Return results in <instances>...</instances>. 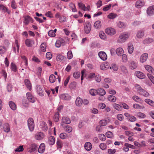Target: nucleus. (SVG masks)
Instances as JSON below:
<instances>
[{"instance_id": "1", "label": "nucleus", "mask_w": 154, "mask_h": 154, "mask_svg": "<svg viewBox=\"0 0 154 154\" xmlns=\"http://www.w3.org/2000/svg\"><path fill=\"white\" fill-rule=\"evenodd\" d=\"M134 86L135 88L137 90L140 95L146 97H149V94L146 91L143 89L139 85H136Z\"/></svg>"}, {"instance_id": "2", "label": "nucleus", "mask_w": 154, "mask_h": 154, "mask_svg": "<svg viewBox=\"0 0 154 154\" xmlns=\"http://www.w3.org/2000/svg\"><path fill=\"white\" fill-rule=\"evenodd\" d=\"M129 34L126 32H123L119 35L117 40L119 43H123L125 42L129 36Z\"/></svg>"}, {"instance_id": "3", "label": "nucleus", "mask_w": 154, "mask_h": 154, "mask_svg": "<svg viewBox=\"0 0 154 154\" xmlns=\"http://www.w3.org/2000/svg\"><path fill=\"white\" fill-rule=\"evenodd\" d=\"M28 126L29 130L30 131H32L34 129V123L33 119L32 118H29L27 120Z\"/></svg>"}, {"instance_id": "4", "label": "nucleus", "mask_w": 154, "mask_h": 154, "mask_svg": "<svg viewBox=\"0 0 154 154\" xmlns=\"http://www.w3.org/2000/svg\"><path fill=\"white\" fill-rule=\"evenodd\" d=\"M105 32L107 34L110 35H113L116 33V31L112 28H108L105 30Z\"/></svg>"}, {"instance_id": "5", "label": "nucleus", "mask_w": 154, "mask_h": 154, "mask_svg": "<svg viewBox=\"0 0 154 154\" xmlns=\"http://www.w3.org/2000/svg\"><path fill=\"white\" fill-rule=\"evenodd\" d=\"M66 59V57L62 54H57L56 55V59L57 62H63Z\"/></svg>"}, {"instance_id": "6", "label": "nucleus", "mask_w": 154, "mask_h": 154, "mask_svg": "<svg viewBox=\"0 0 154 154\" xmlns=\"http://www.w3.org/2000/svg\"><path fill=\"white\" fill-rule=\"evenodd\" d=\"M36 90L37 93L41 96H43L44 92L42 89V88L39 85H37L36 86Z\"/></svg>"}, {"instance_id": "7", "label": "nucleus", "mask_w": 154, "mask_h": 154, "mask_svg": "<svg viewBox=\"0 0 154 154\" xmlns=\"http://www.w3.org/2000/svg\"><path fill=\"white\" fill-rule=\"evenodd\" d=\"M100 58L103 60L105 61L107 59V56L106 54L104 51H101L98 53Z\"/></svg>"}, {"instance_id": "8", "label": "nucleus", "mask_w": 154, "mask_h": 154, "mask_svg": "<svg viewBox=\"0 0 154 154\" xmlns=\"http://www.w3.org/2000/svg\"><path fill=\"white\" fill-rule=\"evenodd\" d=\"M125 116L127 118L128 120L131 122H134L136 120V118L134 116L131 115L128 113L125 112L124 114Z\"/></svg>"}, {"instance_id": "9", "label": "nucleus", "mask_w": 154, "mask_h": 154, "mask_svg": "<svg viewBox=\"0 0 154 154\" xmlns=\"http://www.w3.org/2000/svg\"><path fill=\"white\" fill-rule=\"evenodd\" d=\"M26 95L29 101L34 103L35 101V98L30 92L27 93Z\"/></svg>"}, {"instance_id": "10", "label": "nucleus", "mask_w": 154, "mask_h": 154, "mask_svg": "<svg viewBox=\"0 0 154 154\" xmlns=\"http://www.w3.org/2000/svg\"><path fill=\"white\" fill-rule=\"evenodd\" d=\"M91 29V25L88 23H86L84 26V30L86 33H89Z\"/></svg>"}, {"instance_id": "11", "label": "nucleus", "mask_w": 154, "mask_h": 154, "mask_svg": "<svg viewBox=\"0 0 154 154\" xmlns=\"http://www.w3.org/2000/svg\"><path fill=\"white\" fill-rule=\"evenodd\" d=\"M146 12L149 16H152L154 14V5L149 7L147 9Z\"/></svg>"}, {"instance_id": "12", "label": "nucleus", "mask_w": 154, "mask_h": 154, "mask_svg": "<svg viewBox=\"0 0 154 154\" xmlns=\"http://www.w3.org/2000/svg\"><path fill=\"white\" fill-rule=\"evenodd\" d=\"M148 57V54L147 53L143 54L140 58V62L143 63L146 60Z\"/></svg>"}, {"instance_id": "13", "label": "nucleus", "mask_w": 154, "mask_h": 154, "mask_svg": "<svg viewBox=\"0 0 154 154\" xmlns=\"http://www.w3.org/2000/svg\"><path fill=\"white\" fill-rule=\"evenodd\" d=\"M132 99L135 102L140 104L143 103L144 102L143 100L141 98L137 95L133 96Z\"/></svg>"}, {"instance_id": "14", "label": "nucleus", "mask_w": 154, "mask_h": 154, "mask_svg": "<svg viewBox=\"0 0 154 154\" xmlns=\"http://www.w3.org/2000/svg\"><path fill=\"white\" fill-rule=\"evenodd\" d=\"M25 44L28 47H32L34 44L33 40L29 39H27L25 41Z\"/></svg>"}, {"instance_id": "15", "label": "nucleus", "mask_w": 154, "mask_h": 154, "mask_svg": "<svg viewBox=\"0 0 154 154\" xmlns=\"http://www.w3.org/2000/svg\"><path fill=\"white\" fill-rule=\"evenodd\" d=\"M44 137V134L41 132L37 133L35 135V139L38 140H40L43 139Z\"/></svg>"}, {"instance_id": "16", "label": "nucleus", "mask_w": 154, "mask_h": 154, "mask_svg": "<svg viewBox=\"0 0 154 154\" xmlns=\"http://www.w3.org/2000/svg\"><path fill=\"white\" fill-rule=\"evenodd\" d=\"M70 120L68 118L63 117L62 118L61 125V126H63L64 124H69L70 123Z\"/></svg>"}, {"instance_id": "17", "label": "nucleus", "mask_w": 154, "mask_h": 154, "mask_svg": "<svg viewBox=\"0 0 154 154\" xmlns=\"http://www.w3.org/2000/svg\"><path fill=\"white\" fill-rule=\"evenodd\" d=\"M83 103V100L79 97H78L75 101V105L78 107H80L82 106Z\"/></svg>"}, {"instance_id": "18", "label": "nucleus", "mask_w": 154, "mask_h": 154, "mask_svg": "<svg viewBox=\"0 0 154 154\" xmlns=\"http://www.w3.org/2000/svg\"><path fill=\"white\" fill-rule=\"evenodd\" d=\"M33 23V20L32 18L30 16H26L25 17V20L24 21V23L26 25H27L29 22Z\"/></svg>"}, {"instance_id": "19", "label": "nucleus", "mask_w": 154, "mask_h": 154, "mask_svg": "<svg viewBox=\"0 0 154 154\" xmlns=\"http://www.w3.org/2000/svg\"><path fill=\"white\" fill-rule=\"evenodd\" d=\"M145 2L141 0H138L136 3L135 6L137 8H139L144 6Z\"/></svg>"}, {"instance_id": "20", "label": "nucleus", "mask_w": 154, "mask_h": 154, "mask_svg": "<svg viewBox=\"0 0 154 154\" xmlns=\"http://www.w3.org/2000/svg\"><path fill=\"white\" fill-rule=\"evenodd\" d=\"M45 149V145L44 143L41 144L38 149V152L40 153H43Z\"/></svg>"}, {"instance_id": "21", "label": "nucleus", "mask_w": 154, "mask_h": 154, "mask_svg": "<svg viewBox=\"0 0 154 154\" xmlns=\"http://www.w3.org/2000/svg\"><path fill=\"white\" fill-rule=\"evenodd\" d=\"M10 108L13 110L15 111L17 109V106L15 103L12 101H10L8 103Z\"/></svg>"}, {"instance_id": "22", "label": "nucleus", "mask_w": 154, "mask_h": 154, "mask_svg": "<svg viewBox=\"0 0 154 154\" xmlns=\"http://www.w3.org/2000/svg\"><path fill=\"white\" fill-rule=\"evenodd\" d=\"M145 68L149 72L153 73H154V69L150 66L146 65L144 66Z\"/></svg>"}, {"instance_id": "23", "label": "nucleus", "mask_w": 154, "mask_h": 154, "mask_svg": "<svg viewBox=\"0 0 154 154\" xmlns=\"http://www.w3.org/2000/svg\"><path fill=\"white\" fill-rule=\"evenodd\" d=\"M25 84L29 91L32 89V86L30 81L28 79H25L24 80Z\"/></svg>"}, {"instance_id": "24", "label": "nucleus", "mask_w": 154, "mask_h": 154, "mask_svg": "<svg viewBox=\"0 0 154 154\" xmlns=\"http://www.w3.org/2000/svg\"><path fill=\"white\" fill-rule=\"evenodd\" d=\"M137 66V63L134 61H131L129 64V67L132 69L136 68Z\"/></svg>"}, {"instance_id": "25", "label": "nucleus", "mask_w": 154, "mask_h": 154, "mask_svg": "<svg viewBox=\"0 0 154 154\" xmlns=\"http://www.w3.org/2000/svg\"><path fill=\"white\" fill-rule=\"evenodd\" d=\"M144 35V31L142 30H140L137 32L136 36L138 38H142Z\"/></svg>"}, {"instance_id": "26", "label": "nucleus", "mask_w": 154, "mask_h": 154, "mask_svg": "<svg viewBox=\"0 0 154 154\" xmlns=\"http://www.w3.org/2000/svg\"><path fill=\"white\" fill-rule=\"evenodd\" d=\"M99 36L101 39L105 41L107 40V38L106 36L103 32L100 31L99 33Z\"/></svg>"}, {"instance_id": "27", "label": "nucleus", "mask_w": 154, "mask_h": 154, "mask_svg": "<svg viewBox=\"0 0 154 154\" xmlns=\"http://www.w3.org/2000/svg\"><path fill=\"white\" fill-rule=\"evenodd\" d=\"M153 41V39L151 38H146L143 41V43L144 45H147L152 42Z\"/></svg>"}, {"instance_id": "28", "label": "nucleus", "mask_w": 154, "mask_h": 154, "mask_svg": "<svg viewBox=\"0 0 154 154\" xmlns=\"http://www.w3.org/2000/svg\"><path fill=\"white\" fill-rule=\"evenodd\" d=\"M92 148L91 144L89 142H86L85 144V148L88 151H90Z\"/></svg>"}, {"instance_id": "29", "label": "nucleus", "mask_w": 154, "mask_h": 154, "mask_svg": "<svg viewBox=\"0 0 154 154\" xmlns=\"http://www.w3.org/2000/svg\"><path fill=\"white\" fill-rule=\"evenodd\" d=\"M117 26L118 28L121 29H123L126 26V24L124 22L119 21L116 23Z\"/></svg>"}, {"instance_id": "30", "label": "nucleus", "mask_w": 154, "mask_h": 154, "mask_svg": "<svg viewBox=\"0 0 154 154\" xmlns=\"http://www.w3.org/2000/svg\"><path fill=\"white\" fill-rule=\"evenodd\" d=\"M100 69L102 70H106L109 67V65L108 63L101 64L100 66Z\"/></svg>"}, {"instance_id": "31", "label": "nucleus", "mask_w": 154, "mask_h": 154, "mask_svg": "<svg viewBox=\"0 0 154 154\" xmlns=\"http://www.w3.org/2000/svg\"><path fill=\"white\" fill-rule=\"evenodd\" d=\"M116 52L118 56H121L124 53V50L122 48H119L116 49Z\"/></svg>"}, {"instance_id": "32", "label": "nucleus", "mask_w": 154, "mask_h": 154, "mask_svg": "<svg viewBox=\"0 0 154 154\" xmlns=\"http://www.w3.org/2000/svg\"><path fill=\"white\" fill-rule=\"evenodd\" d=\"M55 138L53 136H51L49 137L48 142L50 145H53L55 143Z\"/></svg>"}, {"instance_id": "33", "label": "nucleus", "mask_w": 154, "mask_h": 154, "mask_svg": "<svg viewBox=\"0 0 154 154\" xmlns=\"http://www.w3.org/2000/svg\"><path fill=\"white\" fill-rule=\"evenodd\" d=\"M97 94L100 96H103L106 94V91L102 88H100L97 90Z\"/></svg>"}, {"instance_id": "34", "label": "nucleus", "mask_w": 154, "mask_h": 154, "mask_svg": "<svg viewBox=\"0 0 154 154\" xmlns=\"http://www.w3.org/2000/svg\"><path fill=\"white\" fill-rule=\"evenodd\" d=\"M133 107L134 109H145L144 106H141L137 103H135L133 105Z\"/></svg>"}, {"instance_id": "35", "label": "nucleus", "mask_w": 154, "mask_h": 154, "mask_svg": "<svg viewBox=\"0 0 154 154\" xmlns=\"http://www.w3.org/2000/svg\"><path fill=\"white\" fill-rule=\"evenodd\" d=\"M94 26L96 29H100L101 26V23L100 21L97 20L94 23Z\"/></svg>"}, {"instance_id": "36", "label": "nucleus", "mask_w": 154, "mask_h": 154, "mask_svg": "<svg viewBox=\"0 0 154 154\" xmlns=\"http://www.w3.org/2000/svg\"><path fill=\"white\" fill-rule=\"evenodd\" d=\"M117 17V14L114 13H111L107 16V17L110 19H113Z\"/></svg>"}, {"instance_id": "37", "label": "nucleus", "mask_w": 154, "mask_h": 154, "mask_svg": "<svg viewBox=\"0 0 154 154\" xmlns=\"http://www.w3.org/2000/svg\"><path fill=\"white\" fill-rule=\"evenodd\" d=\"M4 131L5 132L8 133L10 130L9 125L8 123L5 124L4 125L3 127Z\"/></svg>"}, {"instance_id": "38", "label": "nucleus", "mask_w": 154, "mask_h": 154, "mask_svg": "<svg viewBox=\"0 0 154 154\" xmlns=\"http://www.w3.org/2000/svg\"><path fill=\"white\" fill-rule=\"evenodd\" d=\"M136 75L138 78L140 79H143L145 77V75L143 72L139 71H138L137 72Z\"/></svg>"}, {"instance_id": "39", "label": "nucleus", "mask_w": 154, "mask_h": 154, "mask_svg": "<svg viewBox=\"0 0 154 154\" xmlns=\"http://www.w3.org/2000/svg\"><path fill=\"white\" fill-rule=\"evenodd\" d=\"M60 98L61 99L64 100H68L71 99V97L68 95L63 94L61 95Z\"/></svg>"}, {"instance_id": "40", "label": "nucleus", "mask_w": 154, "mask_h": 154, "mask_svg": "<svg viewBox=\"0 0 154 154\" xmlns=\"http://www.w3.org/2000/svg\"><path fill=\"white\" fill-rule=\"evenodd\" d=\"M144 101L150 106L154 107V102L152 100L149 99H145Z\"/></svg>"}, {"instance_id": "41", "label": "nucleus", "mask_w": 154, "mask_h": 154, "mask_svg": "<svg viewBox=\"0 0 154 154\" xmlns=\"http://www.w3.org/2000/svg\"><path fill=\"white\" fill-rule=\"evenodd\" d=\"M108 100L110 101L115 102L116 101V97L113 95H110L108 97Z\"/></svg>"}, {"instance_id": "42", "label": "nucleus", "mask_w": 154, "mask_h": 154, "mask_svg": "<svg viewBox=\"0 0 154 154\" xmlns=\"http://www.w3.org/2000/svg\"><path fill=\"white\" fill-rule=\"evenodd\" d=\"M128 53L130 54H131L134 51V47L132 44H130L128 47Z\"/></svg>"}, {"instance_id": "43", "label": "nucleus", "mask_w": 154, "mask_h": 154, "mask_svg": "<svg viewBox=\"0 0 154 154\" xmlns=\"http://www.w3.org/2000/svg\"><path fill=\"white\" fill-rule=\"evenodd\" d=\"M56 144L58 148H61L63 145L62 141L59 139H57V140Z\"/></svg>"}, {"instance_id": "44", "label": "nucleus", "mask_w": 154, "mask_h": 154, "mask_svg": "<svg viewBox=\"0 0 154 154\" xmlns=\"http://www.w3.org/2000/svg\"><path fill=\"white\" fill-rule=\"evenodd\" d=\"M112 106L114 108L117 110H121L122 109V106L119 104L114 103L113 104Z\"/></svg>"}, {"instance_id": "45", "label": "nucleus", "mask_w": 154, "mask_h": 154, "mask_svg": "<svg viewBox=\"0 0 154 154\" xmlns=\"http://www.w3.org/2000/svg\"><path fill=\"white\" fill-rule=\"evenodd\" d=\"M90 94L92 96H95L97 94V90L95 89H92L89 91Z\"/></svg>"}, {"instance_id": "46", "label": "nucleus", "mask_w": 154, "mask_h": 154, "mask_svg": "<svg viewBox=\"0 0 154 154\" xmlns=\"http://www.w3.org/2000/svg\"><path fill=\"white\" fill-rule=\"evenodd\" d=\"M56 80L55 76L53 74L51 75L49 77V80L50 82L53 83Z\"/></svg>"}, {"instance_id": "47", "label": "nucleus", "mask_w": 154, "mask_h": 154, "mask_svg": "<svg viewBox=\"0 0 154 154\" xmlns=\"http://www.w3.org/2000/svg\"><path fill=\"white\" fill-rule=\"evenodd\" d=\"M79 7L85 11H87V8L85 5L82 3H79L78 4Z\"/></svg>"}, {"instance_id": "48", "label": "nucleus", "mask_w": 154, "mask_h": 154, "mask_svg": "<svg viewBox=\"0 0 154 154\" xmlns=\"http://www.w3.org/2000/svg\"><path fill=\"white\" fill-rule=\"evenodd\" d=\"M68 137L67 134L65 133H62L60 134V137L62 139H66Z\"/></svg>"}, {"instance_id": "49", "label": "nucleus", "mask_w": 154, "mask_h": 154, "mask_svg": "<svg viewBox=\"0 0 154 154\" xmlns=\"http://www.w3.org/2000/svg\"><path fill=\"white\" fill-rule=\"evenodd\" d=\"M63 40H58L56 41L55 43V46L57 48L60 47L61 45L62 44H63Z\"/></svg>"}, {"instance_id": "50", "label": "nucleus", "mask_w": 154, "mask_h": 154, "mask_svg": "<svg viewBox=\"0 0 154 154\" xmlns=\"http://www.w3.org/2000/svg\"><path fill=\"white\" fill-rule=\"evenodd\" d=\"M41 126L43 130L45 131L47 130L48 127L47 125L45 123L43 122H42L41 123Z\"/></svg>"}, {"instance_id": "51", "label": "nucleus", "mask_w": 154, "mask_h": 154, "mask_svg": "<svg viewBox=\"0 0 154 154\" xmlns=\"http://www.w3.org/2000/svg\"><path fill=\"white\" fill-rule=\"evenodd\" d=\"M80 75V72H74L73 74V77L77 79L79 78Z\"/></svg>"}, {"instance_id": "52", "label": "nucleus", "mask_w": 154, "mask_h": 154, "mask_svg": "<svg viewBox=\"0 0 154 154\" xmlns=\"http://www.w3.org/2000/svg\"><path fill=\"white\" fill-rule=\"evenodd\" d=\"M67 57L69 60L71 59L72 58L73 55L71 51L70 50L68 51L67 54Z\"/></svg>"}, {"instance_id": "53", "label": "nucleus", "mask_w": 154, "mask_h": 154, "mask_svg": "<svg viewBox=\"0 0 154 154\" xmlns=\"http://www.w3.org/2000/svg\"><path fill=\"white\" fill-rule=\"evenodd\" d=\"M46 45L45 43H42L41 45V48L42 51L45 52L46 51Z\"/></svg>"}, {"instance_id": "54", "label": "nucleus", "mask_w": 154, "mask_h": 154, "mask_svg": "<svg viewBox=\"0 0 154 154\" xmlns=\"http://www.w3.org/2000/svg\"><path fill=\"white\" fill-rule=\"evenodd\" d=\"M110 69H112L114 71H117L118 69V66L115 64H112L110 67Z\"/></svg>"}, {"instance_id": "55", "label": "nucleus", "mask_w": 154, "mask_h": 154, "mask_svg": "<svg viewBox=\"0 0 154 154\" xmlns=\"http://www.w3.org/2000/svg\"><path fill=\"white\" fill-rule=\"evenodd\" d=\"M42 68L41 67H38L36 70V74L38 75V77L40 76L42 73Z\"/></svg>"}, {"instance_id": "56", "label": "nucleus", "mask_w": 154, "mask_h": 154, "mask_svg": "<svg viewBox=\"0 0 154 154\" xmlns=\"http://www.w3.org/2000/svg\"><path fill=\"white\" fill-rule=\"evenodd\" d=\"M48 35L51 37H55L56 36V34L54 33V31L52 30H50L48 32Z\"/></svg>"}, {"instance_id": "57", "label": "nucleus", "mask_w": 154, "mask_h": 154, "mask_svg": "<svg viewBox=\"0 0 154 154\" xmlns=\"http://www.w3.org/2000/svg\"><path fill=\"white\" fill-rule=\"evenodd\" d=\"M106 136L108 138H112L113 137V133L111 131H108L106 133Z\"/></svg>"}, {"instance_id": "58", "label": "nucleus", "mask_w": 154, "mask_h": 154, "mask_svg": "<svg viewBox=\"0 0 154 154\" xmlns=\"http://www.w3.org/2000/svg\"><path fill=\"white\" fill-rule=\"evenodd\" d=\"M137 116L140 118H144L146 117V115L143 113L138 112L137 114Z\"/></svg>"}, {"instance_id": "59", "label": "nucleus", "mask_w": 154, "mask_h": 154, "mask_svg": "<svg viewBox=\"0 0 154 154\" xmlns=\"http://www.w3.org/2000/svg\"><path fill=\"white\" fill-rule=\"evenodd\" d=\"M112 5L109 4V5H106L103 7V10L104 11H107L110 9Z\"/></svg>"}, {"instance_id": "60", "label": "nucleus", "mask_w": 154, "mask_h": 154, "mask_svg": "<svg viewBox=\"0 0 154 154\" xmlns=\"http://www.w3.org/2000/svg\"><path fill=\"white\" fill-rule=\"evenodd\" d=\"M59 120V114L58 112H56L54 115V120L55 122H57Z\"/></svg>"}, {"instance_id": "61", "label": "nucleus", "mask_w": 154, "mask_h": 154, "mask_svg": "<svg viewBox=\"0 0 154 154\" xmlns=\"http://www.w3.org/2000/svg\"><path fill=\"white\" fill-rule=\"evenodd\" d=\"M11 70L14 72H16L17 70L16 66L13 63H11Z\"/></svg>"}, {"instance_id": "62", "label": "nucleus", "mask_w": 154, "mask_h": 154, "mask_svg": "<svg viewBox=\"0 0 154 154\" xmlns=\"http://www.w3.org/2000/svg\"><path fill=\"white\" fill-rule=\"evenodd\" d=\"M147 75L151 82L154 84V77L151 74L148 73Z\"/></svg>"}, {"instance_id": "63", "label": "nucleus", "mask_w": 154, "mask_h": 154, "mask_svg": "<svg viewBox=\"0 0 154 154\" xmlns=\"http://www.w3.org/2000/svg\"><path fill=\"white\" fill-rule=\"evenodd\" d=\"M100 148L102 150H105L106 149V145L104 143H101L99 145Z\"/></svg>"}, {"instance_id": "64", "label": "nucleus", "mask_w": 154, "mask_h": 154, "mask_svg": "<svg viewBox=\"0 0 154 154\" xmlns=\"http://www.w3.org/2000/svg\"><path fill=\"white\" fill-rule=\"evenodd\" d=\"M72 128L69 126H66L65 128V131L68 133L71 132L72 131Z\"/></svg>"}]
</instances>
